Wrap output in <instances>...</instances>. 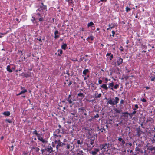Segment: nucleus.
Instances as JSON below:
<instances>
[{"label": "nucleus", "instance_id": "nucleus-1", "mask_svg": "<svg viewBox=\"0 0 155 155\" xmlns=\"http://www.w3.org/2000/svg\"><path fill=\"white\" fill-rule=\"evenodd\" d=\"M40 130V134L38 133V131L36 130H35L33 132V134L36 135L37 136L38 140L41 142L43 143H44L47 142V141L44 139L42 137L44 135V134H42V131L44 132L45 130L44 128H41Z\"/></svg>", "mask_w": 155, "mask_h": 155}, {"label": "nucleus", "instance_id": "nucleus-2", "mask_svg": "<svg viewBox=\"0 0 155 155\" xmlns=\"http://www.w3.org/2000/svg\"><path fill=\"white\" fill-rule=\"evenodd\" d=\"M95 139V137L94 136H92L91 135L88 136V140L87 143V145L89 147H94V141Z\"/></svg>", "mask_w": 155, "mask_h": 155}, {"label": "nucleus", "instance_id": "nucleus-3", "mask_svg": "<svg viewBox=\"0 0 155 155\" xmlns=\"http://www.w3.org/2000/svg\"><path fill=\"white\" fill-rule=\"evenodd\" d=\"M107 84L108 85V87L107 86L106 84H103L100 87L102 88L105 90H107L108 88H109L110 90H111L113 91H114L113 87L114 86V82H113L108 83Z\"/></svg>", "mask_w": 155, "mask_h": 155}, {"label": "nucleus", "instance_id": "nucleus-4", "mask_svg": "<svg viewBox=\"0 0 155 155\" xmlns=\"http://www.w3.org/2000/svg\"><path fill=\"white\" fill-rule=\"evenodd\" d=\"M108 100V101L107 102V104H109L112 106H114L116 105L118 103L119 99L117 97H116L115 98V100L114 99L111 98H110Z\"/></svg>", "mask_w": 155, "mask_h": 155}, {"label": "nucleus", "instance_id": "nucleus-5", "mask_svg": "<svg viewBox=\"0 0 155 155\" xmlns=\"http://www.w3.org/2000/svg\"><path fill=\"white\" fill-rule=\"evenodd\" d=\"M39 8L37 10L40 12H46L47 11V6L46 5H44L43 2L41 3V5H39Z\"/></svg>", "mask_w": 155, "mask_h": 155}, {"label": "nucleus", "instance_id": "nucleus-6", "mask_svg": "<svg viewBox=\"0 0 155 155\" xmlns=\"http://www.w3.org/2000/svg\"><path fill=\"white\" fill-rule=\"evenodd\" d=\"M61 129L62 130L61 131L59 129H58L54 132L53 135L55 140L57 139L58 137V134L59 133L64 134V132L62 128H61Z\"/></svg>", "mask_w": 155, "mask_h": 155}, {"label": "nucleus", "instance_id": "nucleus-7", "mask_svg": "<svg viewBox=\"0 0 155 155\" xmlns=\"http://www.w3.org/2000/svg\"><path fill=\"white\" fill-rule=\"evenodd\" d=\"M56 140L58 141L61 142L63 143L66 142L67 141L66 138L63 135H58V137L57 139H56Z\"/></svg>", "mask_w": 155, "mask_h": 155}, {"label": "nucleus", "instance_id": "nucleus-8", "mask_svg": "<svg viewBox=\"0 0 155 155\" xmlns=\"http://www.w3.org/2000/svg\"><path fill=\"white\" fill-rule=\"evenodd\" d=\"M56 144H57V145L56 146V148L57 150H58L60 147H61L64 145H65V144L60 141H58L57 140H55V141Z\"/></svg>", "mask_w": 155, "mask_h": 155}, {"label": "nucleus", "instance_id": "nucleus-9", "mask_svg": "<svg viewBox=\"0 0 155 155\" xmlns=\"http://www.w3.org/2000/svg\"><path fill=\"white\" fill-rule=\"evenodd\" d=\"M77 111L75 110L73 111V112L70 113V115L69 116V118L70 119L73 120L75 117H78V116L77 115Z\"/></svg>", "mask_w": 155, "mask_h": 155}, {"label": "nucleus", "instance_id": "nucleus-10", "mask_svg": "<svg viewBox=\"0 0 155 155\" xmlns=\"http://www.w3.org/2000/svg\"><path fill=\"white\" fill-rule=\"evenodd\" d=\"M86 111V110L83 107L78 109V113L81 116H83V113H84V111Z\"/></svg>", "mask_w": 155, "mask_h": 155}, {"label": "nucleus", "instance_id": "nucleus-11", "mask_svg": "<svg viewBox=\"0 0 155 155\" xmlns=\"http://www.w3.org/2000/svg\"><path fill=\"white\" fill-rule=\"evenodd\" d=\"M67 101H68V103L70 104H72V105L74 104V103L73 102V101L74 100L72 99L71 94L69 95L68 96L66 99Z\"/></svg>", "mask_w": 155, "mask_h": 155}, {"label": "nucleus", "instance_id": "nucleus-12", "mask_svg": "<svg viewBox=\"0 0 155 155\" xmlns=\"http://www.w3.org/2000/svg\"><path fill=\"white\" fill-rule=\"evenodd\" d=\"M77 143L80 146L82 145L83 144V138H78L76 140Z\"/></svg>", "mask_w": 155, "mask_h": 155}, {"label": "nucleus", "instance_id": "nucleus-13", "mask_svg": "<svg viewBox=\"0 0 155 155\" xmlns=\"http://www.w3.org/2000/svg\"><path fill=\"white\" fill-rule=\"evenodd\" d=\"M135 153L136 154H139L140 153H143V152L142 150L138 147H136L135 149Z\"/></svg>", "mask_w": 155, "mask_h": 155}, {"label": "nucleus", "instance_id": "nucleus-14", "mask_svg": "<svg viewBox=\"0 0 155 155\" xmlns=\"http://www.w3.org/2000/svg\"><path fill=\"white\" fill-rule=\"evenodd\" d=\"M101 149H104L105 150L107 149L108 148V144L106 143H104V144H101L100 146Z\"/></svg>", "mask_w": 155, "mask_h": 155}, {"label": "nucleus", "instance_id": "nucleus-15", "mask_svg": "<svg viewBox=\"0 0 155 155\" xmlns=\"http://www.w3.org/2000/svg\"><path fill=\"white\" fill-rule=\"evenodd\" d=\"M45 150L46 151L49 153H53L54 151L53 150V148L51 146H50V147L45 148Z\"/></svg>", "mask_w": 155, "mask_h": 155}, {"label": "nucleus", "instance_id": "nucleus-16", "mask_svg": "<svg viewBox=\"0 0 155 155\" xmlns=\"http://www.w3.org/2000/svg\"><path fill=\"white\" fill-rule=\"evenodd\" d=\"M101 95L102 94L101 93H100L98 94L97 91H96L95 94H94V96L95 98H100L101 97Z\"/></svg>", "mask_w": 155, "mask_h": 155}, {"label": "nucleus", "instance_id": "nucleus-17", "mask_svg": "<svg viewBox=\"0 0 155 155\" xmlns=\"http://www.w3.org/2000/svg\"><path fill=\"white\" fill-rule=\"evenodd\" d=\"M55 36H54V38L55 39H57V38H58L59 37L60 34L59 33V32L58 31L56 30L54 32V33Z\"/></svg>", "mask_w": 155, "mask_h": 155}, {"label": "nucleus", "instance_id": "nucleus-18", "mask_svg": "<svg viewBox=\"0 0 155 155\" xmlns=\"http://www.w3.org/2000/svg\"><path fill=\"white\" fill-rule=\"evenodd\" d=\"M94 24L92 21H91L89 23H88L87 25L88 28L89 27H94V29L95 28L94 27Z\"/></svg>", "mask_w": 155, "mask_h": 155}, {"label": "nucleus", "instance_id": "nucleus-19", "mask_svg": "<svg viewBox=\"0 0 155 155\" xmlns=\"http://www.w3.org/2000/svg\"><path fill=\"white\" fill-rule=\"evenodd\" d=\"M123 59L120 57L118 59L117 61V65L118 66H119L120 65L123 63Z\"/></svg>", "mask_w": 155, "mask_h": 155}, {"label": "nucleus", "instance_id": "nucleus-20", "mask_svg": "<svg viewBox=\"0 0 155 155\" xmlns=\"http://www.w3.org/2000/svg\"><path fill=\"white\" fill-rule=\"evenodd\" d=\"M24 76L26 78L31 77V74L30 72H28L24 74Z\"/></svg>", "mask_w": 155, "mask_h": 155}, {"label": "nucleus", "instance_id": "nucleus-21", "mask_svg": "<svg viewBox=\"0 0 155 155\" xmlns=\"http://www.w3.org/2000/svg\"><path fill=\"white\" fill-rule=\"evenodd\" d=\"M72 145V144H68L66 147V148L68 149H70L71 150H72L74 149V147Z\"/></svg>", "mask_w": 155, "mask_h": 155}, {"label": "nucleus", "instance_id": "nucleus-22", "mask_svg": "<svg viewBox=\"0 0 155 155\" xmlns=\"http://www.w3.org/2000/svg\"><path fill=\"white\" fill-rule=\"evenodd\" d=\"M58 52V55L60 56L63 53V51L61 49H58L57 51Z\"/></svg>", "mask_w": 155, "mask_h": 155}, {"label": "nucleus", "instance_id": "nucleus-23", "mask_svg": "<svg viewBox=\"0 0 155 155\" xmlns=\"http://www.w3.org/2000/svg\"><path fill=\"white\" fill-rule=\"evenodd\" d=\"M3 114L6 116H9L10 115V113L9 111H5L3 113Z\"/></svg>", "mask_w": 155, "mask_h": 155}, {"label": "nucleus", "instance_id": "nucleus-24", "mask_svg": "<svg viewBox=\"0 0 155 155\" xmlns=\"http://www.w3.org/2000/svg\"><path fill=\"white\" fill-rule=\"evenodd\" d=\"M7 70L9 72H12L13 71L12 69H10V65H8L7 67Z\"/></svg>", "mask_w": 155, "mask_h": 155}, {"label": "nucleus", "instance_id": "nucleus-25", "mask_svg": "<svg viewBox=\"0 0 155 155\" xmlns=\"http://www.w3.org/2000/svg\"><path fill=\"white\" fill-rule=\"evenodd\" d=\"M89 72V70L87 69L84 70L83 71V74L85 75L87 74V73Z\"/></svg>", "mask_w": 155, "mask_h": 155}, {"label": "nucleus", "instance_id": "nucleus-26", "mask_svg": "<svg viewBox=\"0 0 155 155\" xmlns=\"http://www.w3.org/2000/svg\"><path fill=\"white\" fill-rule=\"evenodd\" d=\"M118 140L120 142H122L123 144H124L125 143V141L122 139L121 137H119L118 139Z\"/></svg>", "mask_w": 155, "mask_h": 155}, {"label": "nucleus", "instance_id": "nucleus-27", "mask_svg": "<svg viewBox=\"0 0 155 155\" xmlns=\"http://www.w3.org/2000/svg\"><path fill=\"white\" fill-rule=\"evenodd\" d=\"M123 114H126L127 115H129L130 117H132L133 116V114H132V113H128L127 111L125 112H124L122 113Z\"/></svg>", "mask_w": 155, "mask_h": 155}, {"label": "nucleus", "instance_id": "nucleus-28", "mask_svg": "<svg viewBox=\"0 0 155 155\" xmlns=\"http://www.w3.org/2000/svg\"><path fill=\"white\" fill-rule=\"evenodd\" d=\"M78 97H80L82 98H83L84 97V95L82 93H79L78 94Z\"/></svg>", "mask_w": 155, "mask_h": 155}, {"label": "nucleus", "instance_id": "nucleus-29", "mask_svg": "<svg viewBox=\"0 0 155 155\" xmlns=\"http://www.w3.org/2000/svg\"><path fill=\"white\" fill-rule=\"evenodd\" d=\"M114 110L115 111L116 113L119 114L121 113V111H122L120 109H118L117 108H115L114 109Z\"/></svg>", "mask_w": 155, "mask_h": 155}, {"label": "nucleus", "instance_id": "nucleus-30", "mask_svg": "<svg viewBox=\"0 0 155 155\" xmlns=\"http://www.w3.org/2000/svg\"><path fill=\"white\" fill-rule=\"evenodd\" d=\"M67 46V45L66 44H64L61 46V48L64 50H65Z\"/></svg>", "mask_w": 155, "mask_h": 155}, {"label": "nucleus", "instance_id": "nucleus-31", "mask_svg": "<svg viewBox=\"0 0 155 155\" xmlns=\"http://www.w3.org/2000/svg\"><path fill=\"white\" fill-rule=\"evenodd\" d=\"M99 130H101V132H106L105 129L104 128V127H101V129H99Z\"/></svg>", "mask_w": 155, "mask_h": 155}, {"label": "nucleus", "instance_id": "nucleus-32", "mask_svg": "<svg viewBox=\"0 0 155 155\" xmlns=\"http://www.w3.org/2000/svg\"><path fill=\"white\" fill-rule=\"evenodd\" d=\"M131 9L129 8L127 6L126 7V11L127 12H128L129 11H131Z\"/></svg>", "mask_w": 155, "mask_h": 155}, {"label": "nucleus", "instance_id": "nucleus-33", "mask_svg": "<svg viewBox=\"0 0 155 155\" xmlns=\"http://www.w3.org/2000/svg\"><path fill=\"white\" fill-rule=\"evenodd\" d=\"M77 155H83V152L82 150H80L78 153Z\"/></svg>", "mask_w": 155, "mask_h": 155}, {"label": "nucleus", "instance_id": "nucleus-34", "mask_svg": "<svg viewBox=\"0 0 155 155\" xmlns=\"http://www.w3.org/2000/svg\"><path fill=\"white\" fill-rule=\"evenodd\" d=\"M119 87V85L117 84H115V85L114 86V89H117Z\"/></svg>", "mask_w": 155, "mask_h": 155}, {"label": "nucleus", "instance_id": "nucleus-35", "mask_svg": "<svg viewBox=\"0 0 155 155\" xmlns=\"http://www.w3.org/2000/svg\"><path fill=\"white\" fill-rule=\"evenodd\" d=\"M67 1L69 4H70L74 3V2L73 1V0H67Z\"/></svg>", "mask_w": 155, "mask_h": 155}, {"label": "nucleus", "instance_id": "nucleus-36", "mask_svg": "<svg viewBox=\"0 0 155 155\" xmlns=\"http://www.w3.org/2000/svg\"><path fill=\"white\" fill-rule=\"evenodd\" d=\"M99 116L98 114H96V115L94 116V117H93L94 119H95L96 118H99Z\"/></svg>", "mask_w": 155, "mask_h": 155}, {"label": "nucleus", "instance_id": "nucleus-37", "mask_svg": "<svg viewBox=\"0 0 155 155\" xmlns=\"http://www.w3.org/2000/svg\"><path fill=\"white\" fill-rule=\"evenodd\" d=\"M36 152H38L39 151L40 149L38 147H34L33 148Z\"/></svg>", "mask_w": 155, "mask_h": 155}, {"label": "nucleus", "instance_id": "nucleus-38", "mask_svg": "<svg viewBox=\"0 0 155 155\" xmlns=\"http://www.w3.org/2000/svg\"><path fill=\"white\" fill-rule=\"evenodd\" d=\"M44 18L43 17H40V18L39 19V21H42L44 20Z\"/></svg>", "mask_w": 155, "mask_h": 155}, {"label": "nucleus", "instance_id": "nucleus-39", "mask_svg": "<svg viewBox=\"0 0 155 155\" xmlns=\"http://www.w3.org/2000/svg\"><path fill=\"white\" fill-rule=\"evenodd\" d=\"M5 121L6 122H8L9 123H12V121L11 120H9V119H6L5 120Z\"/></svg>", "mask_w": 155, "mask_h": 155}, {"label": "nucleus", "instance_id": "nucleus-40", "mask_svg": "<svg viewBox=\"0 0 155 155\" xmlns=\"http://www.w3.org/2000/svg\"><path fill=\"white\" fill-rule=\"evenodd\" d=\"M88 38H89L90 39H91V40L92 41L94 39V37L92 36H90L88 37Z\"/></svg>", "mask_w": 155, "mask_h": 155}, {"label": "nucleus", "instance_id": "nucleus-41", "mask_svg": "<svg viewBox=\"0 0 155 155\" xmlns=\"http://www.w3.org/2000/svg\"><path fill=\"white\" fill-rule=\"evenodd\" d=\"M114 56L113 54H111L110 55V56L109 57V59L110 60H111L113 58Z\"/></svg>", "mask_w": 155, "mask_h": 155}, {"label": "nucleus", "instance_id": "nucleus-42", "mask_svg": "<svg viewBox=\"0 0 155 155\" xmlns=\"http://www.w3.org/2000/svg\"><path fill=\"white\" fill-rule=\"evenodd\" d=\"M141 101L143 102H145L147 101L144 98H143V99H141Z\"/></svg>", "mask_w": 155, "mask_h": 155}, {"label": "nucleus", "instance_id": "nucleus-43", "mask_svg": "<svg viewBox=\"0 0 155 155\" xmlns=\"http://www.w3.org/2000/svg\"><path fill=\"white\" fill-rule=\"evenodd\" d=\"M150 150L151 151L154 150V151H155V147H151Z\"/></svg>", "mask_w": 155, "mask_h": 155}, {"label": "nucleus", "instance_id": "nucleus-44", "mask_svg": "<svg viewBox=\"0 0 155 155\" xmlns=\"http://www.w3.org/2000/svg\"><path fill=\"white\" fill-rule=\"evenodd\" d=\"M91 153L93 155H95L97 154V153H96L95 151H92Z\"/></svg>", "mask_w": 155, "mask_h": 155}, {"label": "nucleus", "instance_id": "nucleus-45", "mask_svg": "<svg viewBox=\"0 0 155 155\" xmlns=\"http://www.w3.org/2000/svg\"><path fill=\"white\" fill-rule=\"evenodd\" d=\"M27 91L26 89H25L24 90L22 91L21 92L22 93V94L24 93H25Z\"/></svg>", "mask_w": 155, "mask_h": 155}, {"label": "nucleus", "instance_id": "nucleus-46", "mask_svg": "<svg viewBox=\"0 0 155 155\" xmlns=\"http://www.w3.org/2000/svg\"><path fill=\"white\" fill-rule=\"evenodd\" d=\"M14 146L13 145L10 148V150L11 151H13V150Z\"/></svg>", "mask_w": 155, "mask_h": 155}, {"label": "nucleus", "instance_id": "nucleus-47", "mask_svg": "<svg viewBox=\"0 0 155 155\" xmlns=\"http://www.w3.org/2000/svg\"><path fill=\"white\" fill-rule=\"evenodd\" d=\"M84 58V57H81L78 61L81 62L82 61Z\"/></svg>", "mask_w": 155, "mask_h": 155}, {"label": "nucleus", "instance_id": "nucleus-48", "mask_svg": "<svg viewBox=\"0 0 155 155\" xmlns=\"http://www.w3.org/2000/svg\"><path fill=\"white\" fill-rule=\"evenodd\" d=\"M112 36L114 37V34H115V32L114 31H112Z\"/></svg>", "mask_w": 155, "mask_h": 155}, {"label": "nucleus", "instance_id": "nucleus-49", "mask_svg": "<svg viewBox=\"0 0 155 155\" xmlns=\"http://www.w3.org/2000/svg\"><path fill=\"white\" fill-rule=\"evenodd\" d=\"M120 51L121 52H123L124 51V49L122 47V46H121L120 47Z\"/></svg>", "mask_w": 155, "mask_h": 155}, {"label": "nucleus", "instance_id": "nucleus-50", "mask_svg": "<svg viewBox=\"0 0 155 155\" xmlns=\"http://www.w3.org/2000/svg\"><path fill=\"white\" fill-rule=\"evenodd\" d=\"M95 150V151L96 152V153H97L99 151V149H97V148H95L94 149Z\"/></svg>", "mask_w": 155, "mask_h": 155}, {"label": "nucleus", "instance_id": "nucleus-51", "mask_svg": "<svg viewBox=\"0 0 155 155\" xmlns=\"http://www.w3.org/2000/svg\"><path fill=\"white\" fill-rule=\"evenodd\" d=\"M94 119L93 117H92L91 118L88 120V121L90 122H91Z\"/></svg>", "mask_w": 155, "mask_h": 155}, {"label": "nucleus", "instance_id": "nucleus-52", "mask_svg": "<svg viewBox=\"0 0 155 155\" xmlns=\"http://www.w3.org/2000/svg\"><path fill=\"white\" fill-rule=\"evenodd\" d=\"M66 74H67L68 76H70V74L69 73V71L68 70H67L66 71Z\"/></svg>", "mask_w": 155, "mask_h": 155}, {"label": "nucleus", "instance_id": "nucleus-53", "mask_svg": "<svg viewBox=\"0 0 155 155\" xmlns=\"http://www.w3.org/2000/svg\"><path fill=\"white\" fill-rule=\"evenodd\" d=\"M124 102V100L123 99H121L120 101V104H123Z\"/></svg>", "mask_w": 155, "mask_h": 155}, {"label": "nucleus", "instance_id": "nucleus-54", "mask_svg": "<svg viewBox=\"0 0 155 155\" xmlns=\"http://www.w3.org/2000/svg\"><path fill=\"white\" fill-rule=\"evenodd\" d=\"M151 119H152V118H149V119H147L146 120V122H148L151 121Z\"/></svg>", "mask_w": 155, "mask_h": 155}, {"label": "nucleus", "instance_id": "nucleus-55", "mask_svg": "<svg viewBox=\"0 0 155 155\" xmlns=\"http://www.w3.org/2000/svg\"><path fill=\"white\" fill-rule=\"evenodd\" d=\"M72 82L71 81H69V82L68 83V86H70L72 84Z\"/></svg>", "mask_w": 155, "mask_h": 155}, {"label": "nucleus", "instance_id": "nucleus-56", "mask_svg": "<svg viewBox=\"0 0 155 155\" xmlns=\"http://www.w3.org/2000/svg\"><path fill=\"white\" fill-rule=\"evenodd\" d=\"M102 80H99V81H98V83L99 84H101L102 83Z\"/></svg>", "mask_w": 155, "mask_h": 155}, {"label": "nucleus", "instance_id": "nucleus-57", "mask_svg": "<svg viewBox=\"0 0 155 155\" xmlns=\"http://www.w3.org/2000/svg\"><path fill=\"white\" fill-rule=\"evenodd\" d=\"M36 15L38 16V17H41V14L40 13H37V14H36Z\"/></svg>", "mask_w": 155, "mask_h": 155}, {"label": "nucleus", "instance_id": "nucleus-58", "mask_svg": "<svg viewBox=\"0 0 155 155\" xmlns=\"http://www.w3.org/2000/svg\"><path fill=\"white\" fill-rule=\"evenodd\" d=\"M155 79V77H153L152 78H151V81H153Z\"/></svg>", "mask_w": 155, "mask_h": 155}, {"label": "nucleus", "instance_id": "nucleus-59", "mask_svg": "<svg viewBox=\"0 0 155 155\" xmlns=\"http://www.w3.org/2000/svg\"><path fill=\"white\" fill-rule=\"evenodd\" d=\"M32 19H31V21L33 22L35 20V18L34 17H32Z\"/></svg>", "mask_w": 155, "mask_h": 155}, {"label": "nucleus", "instance_id": "nucleus-60", "mask_svg": "<svg viewBox=\"0 0 155 155\" xmlns=\"http://www.w3.org/2000/svg\"><path fill=\"white\" fill-rule=\"evenodd\" d=\"M89 77V75H88L87 76V77H84V80H86L87 79V78Z\"/></svg>", "mask_w": 155, "mask_h": 155}, {"label": "nucleus", "instance_id": "nucleus-61", "mask_svg": "<svg viewBox=\"0 0 155 155\" xmlns=\"http://www.w3.org/2000/svg\"><path fill=\"white\" fill-rule=\"evenodd\" d=\"M108 79L107 78H105V83L106 84L107 83V81H108Z\"/></svg>", "mask_w": 155, "mask_h": 155}, {"label": "nucleus", "instance_id": "nucleus-62", "mask_svg": "<svg viewBox=\"0 0 155 155\" xmlns=\"http://www.w3.org/2000/svg\"><path fill=\"white\" fill-rule=\"evenodd\" d=\"M135 107L136 109H138L139 108L137 104L135 105Z\"/></svg>", "mask_w": 155, "mask_h": 155}, {"label": "nucleus", "instance_id": "nucleus-63", "mask_svg": "<svg viewBox=\"0 0 155 155\" xmlns=\"http://www.w3.org/2000/svg\"><path fill=\"white\" fill-rule=\"evenodd\" d=\"M111 53H107L106 54V56L110 55H111Z\"/></svg>", "mask_w": 155, "mask_h": 155}, {"label": "nucleus", "instance_id": "nucleus-64", "mask_svg": "<svg viewBox=\"0 0 155 155\" xmlns=\"http://www.w3.org/2000/svg\"><path fill=\"white\" fill-rule=\"evenodd\" d=\"M37 40H38L39 41L41 42L42 41L41 39L40 38L39 39L37 38Z\"/></svg>", "mask_w": 155, "mask_h": 155}]
</instances>
